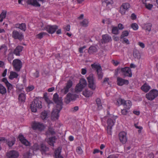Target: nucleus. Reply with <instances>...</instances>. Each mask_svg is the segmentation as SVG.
<instances>
[{
    "instance_id": "6ab92c4d",
    "label": "nucleus",
    "mask_w": 158,
    "mask_h": 158,
    "mask_svg": "<svg viewBox=\"0 0 158 158\" xmlns=\"http://www.w3.org/2000/svg\"><path fill=\"white\" fill-rule=\"evenodd\" d=\"M18 138L21 142L26 146H29L30 143L24 138L23 136L22 135H19Z\"/></svg>"
},
{
    "instance_id": "4c0bfd02",
    "label": "nucleus",
    "mask_w": 158,
    "mask_h": 158,
    "mask_svg": "<svg viewBox=\"0 0 158 158\" xmlns=\"http://www.w3.org/2000/svg\"><path fill=\"white\" fill-rule=\"evenodd\" d=\"M15 139L14 138L11 141H10L8 140H6V143L9 147H11L15 144Z\"/></svg>"
},
{
    "instance_id": "2f4dec72",
    "label": "nucleus",
    "mask_w": 158,
    "mask_h": 158,
    "mask_svg": "<svg viewBox=\"0 0 158 158\" xmlns=\"http://www.w3.org/2000/svg\"><path fill=\"white\" fill-rule=\"evenodd\" d=\"M80 84H77L75 87V92L78 93L81 91L82 89L84 88Z\"/></svg>"
},
{
    "instance_id": "e433bc0d",
    "label": "nucleus",
    "mask_w": 158,
    "mask_h": 158,
    "mask_svg": "<svg viewBox=\"0 0 158 158\" xmlns=\"http://www.w3.org/2000/svg\"><path fill=\"white\" fill-rule=\"evenodd\" d=\"M112 33L115 35H117L119 34V31L118 28L117 27L112 26Z\"/></svg>"
},
{
    "instance_id": "9b49d317",
    "label": "nucleus",
    "mask_w": 158,
    "mask_h": 158,
    "mask_svg": "<svg viewBox=\"0 0 158 158\" xmlns=\"http://www.w3.org/2000/svg\"><path fill=\"white\" fill-rule=\"evenodd\" d=\"M13 65L15 70L17 71H19L22 67V63L19 59L14 60L12 63Z\"/></svg>"
},
{
    "instance_id": "f704fd0d",
    "label": "nucleus",
    "mask_w": 158,
    "mask_h": 158,
    "mask_svg": "<svg viewBox=\"0 0 158 158\" xmlns=\"http://www.w3.org/2000/svg\"><path fill=\"white\" fill-rule=\"evenodd\" d=\"M89 22L86 19H84L82 21L80 22V25L83 27H86L88 26Z\"/></svg>"
},
{
    "instance_id": "b1692460",
    "label": "nucleus",
    "mask_w": 158,
    "mask_h": 158,
    "mask_svg": "<svg viewBox=\"0 0 158 158\" xmlns=\"http://www.w3.org/2000/svg\"><path fill=\"white\" fill-rule=\"evenodd\" d=\"M93 93L88 89H86L82 92L83 94L86 97H89L91 96Z\"/></svg>"
},
{
    "instance_id": "37998d69",
    "label": "nucleus",
    "mask_w": 158,
    "mask_h": 158,
    "mask_svg": "<svg viewBox=\"0 0 158 158\" xmlns=\"http://www.w3.org/2000/svg\"><path fill=\"white\" fill-rule=\"evenodd\" d=\"M152 24L150 23H148L145 24L144 26V27L146 30L148 31H150L151 30Z\"/></svg>"
},
{
    "instance_id": "c85d7f7f",
    "label": "nucleus",
    "mask_w": 158,
    "mask_h": 158,
    "mask_svg": "<svg viewBox=\"0 0 158 158\" xmlns=\"http://www.w3.org/2000/svg\"><path fill=\"white\" fill-rule=\"evenodd\" d=\"M7 50V47L5 44L1 45L0 47V52L3 53L4 55H6V53Z\"/></svg>"
},
{
    "instance_id": "bf43d9fd",
    "label": "nucleus",
    "mask_w": 158,
    "mask_h": 158,
    "mask_svg": "<svg viewBox=\"0 0 158 158\" xmlns=\"http://www.w3.org/2000/svg\"><path fill=\"white\" fill-rule=\"evenodd\" d=\"M45 101L48 104V106H49V105L50 104H52L53 103V102L49 100L48 98V97H46L45 98H44Z\"/></svg>"
},
{
    "instance_id": "680f3d73",
    "label": "nucleus",
    "mask_w": 158,
    "mask_h": 158,
    "mask_svg": "<svg viewBox=\"0 0 158 158\" xmlns=\"http://www.w3.org/2000/svg\"><path fill=\"white\" fill-rule=\"evenodd\" d=\"M70 26L69 25H67L63 27L64 31H69L70 30Z\"/></svg>"
},
{
    "instance_id": "7ed1b4c3",
    "label": "nucleus",
    "mask_w": 158,
    "mask_h": 158,
    "mask_svg": "<svg viewBox=\"0 0 158 158\" xmlns=\"http://www.w3.org/2000/svg\"><path fill=\"white\" fill-rule=\"evenodd\" d=\"M87 79L88 82V87L92 90H94L96 88L95 81L93 73H91L89 76L87 77Z\"/></svg>"
},
{
    "instance_id": "9d476101",
    "label": "nucleus",
    "mask_w": 158,
    "mask_h": 158,
    "mask_svg": "<svg viewBox=\"0 0 158 158\" xmlns=\"http://www.w3.org/2000/svg\"><path fill=\"white\" fill-rule=\"evenodd\" d=\"M122 75L124 77H131L132 74L131 69L127 67H125L124 68H121L120 69Z\"/></svg>"
},
{
    "instance_id": "412c9836",
    "label": "nucleus",
    "mask_w": 158,
    "mask_h": 158,
    "mask_svg": "<svg viewBox=\"0 0 158 158\" xmlns=\"http://www.w3.org/2000/svg\"><path fill=\"white\" fill-rule=\"evenodd\" d=\"M27 3L29 4H31L36 7H40V5L37 1V0H28Z\"/></svg>"
},
{
    "instance_id": "f257e3e1",
    "label": "nucleus",
    "mask_w": 158,
    "mask_h": 158,
    "mask_svg": "<svg viewBox=\"0 0 158 158\" xmlns=\"http://www.w3.org/2000/svg\"><path fill=\"white\" fill-rule=\"evenodd\" d=\"M92 68L96 70L98 76V79L101 80L103 77V73L102 72V67L99 63H94L91 65Z\"/></svg>"
},
{
    "instance_id": "8fccbe9b",
    "label": "nucleus",
    "mask_w": 158,
    "mask_h": 158,
    "mask_svg": "<svg viewBox=\"0 0 158 158\" xmlns=\"http://www.w3.org/2000/svg\"><path fill=\"white\" fill-rule=\"evenodd\" d=\"M18 98L19 99V100L21 101L22 102L24 101L25 100V95L23 93H21L19 95Z\"/></svg>"
},
{
    "instance_id": "58836bf2",
    "label": "nucleus",
    "mask_w": 158,
    "mask_h": 158,
    "mask_svg": "<svg viewBox=\"0 0 158 158\" xmlns=\"http://www.w3.org/2000/svg\"><path fill=\"white\" fill-rule=\"evenodd\" d=\"M40 146L38 144L35 143L31 147L30 149L33 151H36L40 149Z\"/></svg>"
},
{
    "instance_id": "c756f323",
    "label": "nucleus",
    "mask_w": 158,
    "mask_h": 158,
    "mask_svg": "<svg viewBox=\"0 0 158 158\" xmlns=\"http://www.w3.org/2000/svg\"><path fill=\"white\" fill-rule=\"evenodd\" d=\"M16 27L20 29L21 30L25 31L26 30V27L25 23H22L16 24Z\"/></svg>"
},
{
    "instance_id": "0e129e2a",
    "label": "nucleus",
    "mask_w": 158,
    "mask_h": 158,
    "mask_svg": "<svg viewBox=\"0 0 158 158\" xmlns=\"http://www.w3.org/2000/svg\"><path fill=\"white\" fill-rule=\"evenodd\" d=\"M48 131L52 135H53L55 134L54 131L51 128H49Z\"/></svg>"
},
{
    "instance_id": "f03ea898",
    "label": "nucleus",
    "mask_w": 158,
    "mask_h": 158,
    "mask_svg": "<svg viewBox=\"0 0 158 158\" xmlns=\"http://www.w3.org/2000/svg\"><path fill=\"white\" fill-rule=\"evenodd\" d=\"M42 107V102L37 98L35 99L31 105V108L32 112H36L38 109H41Z\"/></svg>"
},
{
    "instance_id": "473e14b6",
    "label": "nucleus",
    "mask_w": 158,
    "mask_h": 158,
    "mask_svg": "<svg viewBox=\"0 0 158 158\" xmlns=\"http://www.w3.org/2000/svg\"><path fill=\"white\" fill-rule=\"evenodd\" d=\"M80 84H77L75 87V92L78 93L81 91L82 89L84 88Z\"/></svg>"
},
{
    "instance_id": "5fc2aeb1",
    "label": "nucleus",
    "mask_w": 158,
    "mask_h": 158,
    "mask_svg": "<svg viewBox=\"0 0 158 158\" xmlns=\"http://www.w3.org/2000/svg\"><path fill=\"white\" fill-rule=\"evenodd\" d=\"M7 87V90L8 92H10V91L13 88L12 85L9 83L6 85Z\"/></svg>"
},
{
    "instance_id": "7c9ffc66",
    "label": "nucleus",
    "mask_w": 158,
    "mask_h": 158,
    "mask_svg": "<svg viewBox=\"0 0 158 158\" xmlns=\"http://www.w3.org/2000/svg\"><path fill=\"white\" fill-rule=\"evenodd\" d=\"M7 11L6 10H3L1 13L0 14V22H2L3 19H5L6 16Z\"/></svg>"
},
{
    "instance_id": "09e8293b",
    "label": "nucleus",
    "mask_w": 158,
    "mask_h": 158,
    "mask_svg": "<svg viewBox=\"0 0 158 158\" xmlns=\"http://www.w3.org/2000/svg\"><path fill=\"white\" fill-rule=\"evenodd\" d=\"M14 58L13 57V53L12 52H10L8 56L7 59L11 63V61Z\"/></svg>"
},
{
    "instance_id": "69168bd1",
    "label": "nucleus",
    "mask_w": 158,
    "mask_h": 158,
    "mask_svg": "<svg viewBox=\"0 0 158 158\" xmlns=\"http://www.w3.org/2000/svg\"><path fill=\"white\" fill-rule=\"evenodd\" d=\"M78 109V107L77 106H76L72 108L71 111L73 112H75L77 111Z\"/></svg>"
},
{
    "instance_id": "49530a36",
    "label": "nucleus",
    "mask_w": 158,
    "mask_h": 158,
    "mask_svg": "<svg viewBox=\"0 0 158 158\" xmlns=\"http://www.w3.org/2000/svg\"><path fill=\"white\" fill-rule=\"evenodd\" d=\"M96 103L97 104L98 109H101L102 108V106L100 99V98H98L96 99Z\"/></svg>"
},
{
    "instance_id": "864d4df0",
    "label": "nucleus",
    "mask_w": 158,
    "mask_h": 158,
    "mask_svg": "<svg viewBox=\"0 0 158 158\" xmlns=\"http://www.w3.org/2000/svg\"><path fill=\"white\" fill-rule=\"evenodd\" d=\"M131 26V28L134 30H136L138 29V26L136 23H132Z\"/></svg>"
},
{
    "instance_id": "0eeeda50",
    "label": "nucleus",
    "mask_w": 158,
    "mask_h": 158,
    "mask_svg": "<svg viewBox=\"0 0 158 158\" xmlns=\"http://www.w3.org/2000/svg\"><path fill=\"white\" fill-rule=\"evenodd\" d=\"M58 28V27L57 25H48L44 28H40V30H45L49 33L52 34L54 33Z\"/></svg>"
},
{
    "instance_id": "6e6552de",
    "label": "nucleus",
    "mask_w": 158,
    "mask_h": 158,
    "mask_svg": "<svg viewBox=\"0 0 158 158\" xmlns=\"http://www.w3.org/2000/svg\"><path fill=\"white\" fill-rule=\"evenodd\" d=\"M62 109H60V107H57L54 109L53 110L51 115V119L53 120H56L58 119L59 116V113Z\"/></svg>"
},
{
    "instance_id": "6e6d98bb",
    "label": "nucleus",
    "mask_w": 158,
    "mask_h": 158,
    "mask_svg": "<svg viewBox=\"0 0 158 158\" xmlns=\"http://www.w3.org/2000/svg\"><path fill=\"white\" fill-rule=\"evenodd\" d=\"M76 152L79 154H81L83 153V151L80 147H78L77 148Z\"/></svg>"
},
{
    "instance_id": "c03bdc74",
    "label": "nucleus",
    "mask_w": 158,
    "mask_h": 158,
    "mask_svg": "<svg viewBox=\"0 0 158 158\" xmlns=\"http://www.w3.org/2000/svg\"><path fill=\"white\" fill-rule=\"evenodd\" d=\"M78 84L82 86L83 87H85L87 85V83L86 80L84 79H82L80 80V82Z\"/></svg>"
},
{
    "instance_id": "72a5a7b5",
    "label": "nucleus",
    "mask_w": 158,
    "mask_h": 158,
    "mask_svg": "<svg viewBox=\"0 0 158 158\" xmlns=\"http://www.w3.org/2000/svg\"><path fill=\"white\" fill-rule=\"evenodd\" d=\"M6 88L0 84V94L3 95L6 94Z\"/></svg>"
},
{
    "instance_id": "39448f33",
    "label": "nucleus",
    "mask_w": 158,
    "mask_h": 158,
    "mask_svg": "<svg viewBox=\"0 0 158 158\" xmlns=\"http://www.w3.org/2000/svg\"><path fill=\"white\" fill-rule=\"evenodd\" d=\"M73 85V82L71 80H69L68 81L64 88L60 90L61 94L64 95L67 94L72 88Z\"/></svg>"
},
{
    "instance_id": "a211bd4d",
    "label": "nucleus",
    "mask_w": 158,
    "mask_h": 158,
    "mask_svg": "<svg viewBox=\"0 0 158 158\" xmlns=\"http://www.w3.org/2000/svg\"><path fill=\"white\" fill-rule=\"evenodd\" d=\"M102 39V44H105L109 42L111 40V38L107 34L103 35Z\"/></svg>"
},
{
    "instance_id": "423d86ee",
    "label": "nucleus",
    "mask_w": 158,
    "mask_h": 158,
    "mask_svg": "<svg viewBox=\"0 0 158 158\" xmlns=\"http://www.w3.org/2000/svg\"><path fill=\"white\" fill-rule=\"evenodd\" d=\"M146 97L150 100H152L158 96V91L153 89L151 90L150 92L146 94Z\"/></svg>"
},
{
    "instance_id": "603ef678",
    "label": "nucleus",
    "mask_w": 158,
    "mask_h": 158,
    "mask_svg": "<svg viewBox=\"0 0 158 158\" xmlns=\"http://www.w3.org/2000/svg\"><path fill=\"white\" fill-rule=\"evenodd\" d=\"M129 35V32L127 31H123L120 36L121 39H123L125 36H127Z\"/></svg>"
},
{
    "instance_id": "13d9d810",
    "label": "nucleus",
    "mask_w": 158,
    "mask_h": 158,
    "mask_svg": "<svg viewBox=\"0 0 158 158\" xmlns=\"http://www.w3.org/2000/svg\"><path fill=\"white\" fill-rule=\"evenodd\" d=\"M126 11V10L124 9L123 7L121 6L119 10L120 13L122 15H124Z\"/></svg>"
},
{
    "instance_id": "20e7f679",
    "label": "nucleus",
    "mask_w": 158,
    "mask_h": 158,
    "mask_svg": "<svg viewBox=\"0 0 158 158\" xmlns=\"http://www.w3.org/2000/svg\"><path fill=\"white\" fill-rule=\"evenodd\" d=\"M52 99L53 102L56 104V107H60V109H62L63 105L62 100L61 97H59L57 93H55L53 95Z\"/></svg>"
},
{
    "instance_id": "dca6fc26",
    "label": "nucleus",
    "mask_w": 158,
    "mask_h": 158,
    "mask_svg": "<svg viewBox=\"0 0 158 158\" xmlns=\"http://www.w3.org/2000/svg\"><path fill=\"white\" fill-rule=\"evenodd\" d=\"M129 84L128 80L123 79L120 77L117 78V84L119 86H122L124 84L127 85Z\"/></svg>"
},
{
    "instance_id": "e2e57ef3",
    "label": "nucleus",
    "mask_w": 158,
    "mask_h": 158,
    "mask_svg": "<svg viewBox=\"0 0 158 158\" xmlns=\"http://www.w3.org/2000/svg\"><path fill=\"white\" fill-rule=\"evenodd\" d=\"M109 78L106 77L104 78L103 81L102 82L103 84H106L107 83L109 85Z\"/></svg>"
},
{
    "instance_id": "f8f14e48",
    "label": "nucleus",
    "mask_w": 158,
    "mask_h": 158,
    "mask_svg": "<svg viewBox=\"0 0 158 158\" xmlns=\"http://www.w3.org/2000/svg\"><path fill=\"white\" fill-rule=\"evenodd\" d=\"M6 156L8 158H18L19 154L18 152L13 150L7 152Z\"/></svg>"
},
{
    "instance_id": "ea45409f",
    "label": "nucleus",
    "mask_w": 158,
    "mask_h": 158,
    "mask_svg": "<svg viewBox=\"0 0 158 158\" xmlns=\"http://www.w3.org/2000/svg\"><path fill=\"white\" fill-rule=\"evenodd\" d=\"M18 76V74L16 73L13 72H11L10 75L9 76V78L10 79L12 80L14 78H17Z\"/></svg>"
},
{
    "instance_id": "a878e982",
    "label": "nucleus",
    "mask_w": 158,
    "mask_h": 158,
    "mask_svg": "<svg viewBox=\"0 0 158 158\" xmlns=\"http://www.w3.org/2000/svg\"><path fill=\"white\" fill-rule=\"evenodd\" d=\"M56 139V138L55 136L49 138L48 143L50 145L54 146V143H55Z\"/></svg>"
},
{
    "instance_id": "4d7b16f0",
    "label": "nucleus",
    "mask_w": 158,
    "mask_h": 158,
    "mask_svg": "<svg viewBox=\"0 0 158 158\" xmlns=\"http://www.w3.org/2000/svg\"><path fill=\"white\" fill-rule=\"evenodd\" d=\"M112 2V1L111 0H104L103 2V3H105L106 6L111 4Z\"/></svg>"
},
{
    "instance_id": "393cba45",
    "label": "nucleus",
    "mask_w": 158,
    "mask_h": 158,
    "mask_svg": "<svg viewBox=\"0 0 158 158\" xmlns=\"http://www.w3.org/2000/svg\"><path fill=\"white\" fill-rule=\"evenodd\" d=\"M133 55L134 57L137 59H139L141 56L139 52L136 49H134L133 50Z\"/></svg>"
},
{
    "instance_id": "79ce46f5",
    "label": "nucleus",
    "mask_w": 158,
    "mask_h": 158,
    "mask_svg": "<svg viewBox=\"0 0 158 158\" xmlns=\"http://www.w3.org/2000/svg\"><path fill=\"white\" fill-rule=\"evenodd\" d=\"M48 35V33L46 32H42L36 35V37L39 39H41L44 36Z\"/></svg>"
},
{
    "instance_id": "ddd939ff",
    "label": "nucleus",
    "mask_w": 158,
    "mask_h": 158,
    "mask_svg": "<svg viewBox=\"0 0 158 158\" xmlns=\"http://www.w3.org/2000/svg\"><path fill=\"white\" fill-rule=\"evenodd\" d=\"M12 37L14 39H17L19 40H22L23 39V35L21 33L17 31L14 30L12 33Z\"/></svg>"
},
{
    "instance_id": "4468645a",
    "label": "nucleus",
    "mask_w": 158,
    "mask_h": 158,
    "mask_svg": "<svg viewBox=\"0 0 158 158\" xmlns=\"http://www.w3.org/2000/svg\"><path fill=\"white\" fill-rule=\"evenodd\" d=\"M119 138L123 144L125 143L127 141L126 133L124 131L120 132L119 134Z\"/></svg>"
},
{
    "instance_id": "cd10ccee",
    "label": "nucleus",
    "mask_w": 158,
    "mask_h": 158,
    "mask_svg": "<svg viewBox=\"0 0 158 158\" xmlns=\"http://www.w3.org/2000/svg\"><path fill=\"white\" fill-rule=\"evenodd\" d=\"M48 112L46 110L43 111L41 114V117L43 120H46L48 118Z\"/></svg>"
},
{
    "instance_id": "aec40b11",
    "label": "nucleus",
    "mask_w": 158,
    "mask_h": 158,
    "mask_svg": "<svg viewBox=\"0 0 158 158\" xmlns=\"http://www.w3.org/2000/svg\"><path fill=\"white\" fill-rule=\"evenodd\" d=\"M62 148L59 147L56 150L55 154V156L56 158H64L63 157L60 155L61 152Z\"/></svg>"
},
{
    "instance_id": "774afa93",
    "label": "nucleus",
    "mask_w": 158,
    "mask_h": 158,
    "mask_svg": "<svg viewBox=\"0 0 158 158\" xmlns=\"http://www.w3.org/2000/svg\"><path fill=\"white\" fill-rule=\"evenodd\" d=\"M138 44L142 48H143L145 47V45L144 43L141 42H139Z\"/></svg>"
},
{
    "instance_id": "c9c22d12",
    "label": "nucleus",
    "mask_w": 158,
    "mask_h": 158,
    "mask_svg": "<svg viewBox=\"0 0 158 158\" xmlns=\"http://www.w3.org/2000/svg\"><path fill=\"white\" fill-rule=\"evenodd\" d=\"M97 49L94 46H91L89 48L88 52L90 54H93L94 52H96Z\"/></svg>"
},
{
    "instance_id": "de8ad7c7",
    "label": "nucleus",
    "mask_w": 158,
    "mask_h": 158,
    "mask_svg": "<svg viewBox=\"0 0 158 158\" xmlns=\"http://www.w3.org/2000/svg\"><path fill=\"white\" fill-rule=\"evenodd\" d=\"M146 8L149 10H151L152 8L153 7V5L152 4H150L149 2H147L144 3Z\"/></svg>"
},
{
    "instance_id": "4be33fe9",
    "label": "nucleus",
    "mask_w": 158,
    "mask_h": 158,
    "mask_svg": "<svg viewBox=\"0 0 158 158\" xmlns=\"http://www.w3.org/2000/svg\"><path fill=\"white\" fill-rule=\"evenodd\" d=\"M23 47V46H18L15 49L14 51V53L17 56H19L20 52L22 51Z\"/></svg>"
},
{
    "instance_id": "bb28decb",
    "label": "nucleus",
    "mask_w": 158,
    "mask_h": 158,
    "mask_svg": "<svg viewBox=\"0 0 158 158\" xmlns=\"http://www.w3.org/2000/svg\"><path fill=\"white\" fill-rule=\"evenodd\" d=\"M141 88L142 90L146 93L150 89V87L145 83L141 87Z\"/></svg>"
},
{
    "instance_id": "a18cd8bd",
    "label": "nucleus",
    "mask_w": 158,
    "mask_h": 158,
    "mask_svg": "<svg viewBox=\"0 0 158 158\" xmlns=\"http://www.w3.org/2000/svg\"><path fill=\"white\" fill-rule=\"evenodd\" d=\"M124 101V100L120 98H118L117 99L116 104L118 106H119L121 105H123Z\"/></svg>"
},
{
    "instance_id": "3c124183",
    "label": "nucleus",
    "mask_w": 158,
    "mask_h": 158,
    "mask_svg": "<svg viewBox=\"0 0 158 158\" xmlns=\"http://www.w3.org/2000/svg\"><path fill=\"white\" fill-rule=\"evenodd\" d=\"M121 6L126 10H127L130 6V4L127 3H125L123 4Z\"/></svg>"
},
{
    "instance_id": "f3484780",
    "label": "nucleus",
    "mask_w": 158,
    "mask_h": 158,
    "mask_svg": "<svg viewBox=\"0 0 158 158\" xmlns=\"http://www.w3.org/2000/svg\"><path fill=\"white\" fill-rule=\"evenodd\" d=\"M40 150L42 155H46V152L48 151L49 148L46 145L43 143H41L40 145Z\"/></svg>"
},
{
    "instance_id": "5701e85b",
    "label": "nucleus",
    "mask_w": 158,
    "mask_h": 158,
    "mask_svg": "<svg viewBox=\"0 0 158 158\" xmlns=\"http://www.w3.org/2000/svg\"><path fill=\"white\" fill-rule=\"evenodd\" d=\"M123 105L125 109H129L131 107L132 103L131 102L130 100H124Z\"/></svg>"
},
{
    "instance_id": "052dcab7",
    "label": "nucleus",
    "mask_w": 158,
    "mask_h": 158,
    "mask_svg": "<svg viewBox=\"0 0 158 158\" xmlns=\"http://www.w3.org/2000/svg\"><path fill=\"white\" fill-rule=\"evenodd\" d=\"M112 127H107V132L110 135H112Z\"/></svg>"
},
{
    "instance_id": "1a4fd4ad",
    "label": "nucleus",
    "mask_w": 158,
    "mask_h": 158,
    "mask_svg": "<svg viewBox=\"0 0 158 158\" xmlns=\"http://www.w3.org/2000/svg\"><path fill=\"white\" fill-rule=\"evenodd\" d=\"M78 95L76 94H72L69 93L66 95L64 100V102L66 104H69L70 101L75 100L76 98H78Z\"/></svg>"
},
{
    "instance_id": "2eb2a0df",
    "label": "nucleus",
    "mask_w": 158,
    "mask_h": 158,
    "mask_svg": "<svg viewBox=\"0 0 158 158\" xmlns=\"http://www.w3.org/2000/svg\"><path fill=\"white\" fill-rule=\"evenodd\" d=\"M32 128L34 130L38 129L40 131L43 130L44 127L43 124L40 123H35L32 125Z\"/></svg>"
},
{
    "instance_id": "338daca9",
    "label": "nucleus",
    "mask_w": 158,
    "mask_h": 158,
    "mask_svg": "<svg viewBox=\"0 0 158 158\" xmlns=\"http://www.w3.org/2000/svg\"><path fill=\"white\" fill-rule=\"evenodd\" d=\"M86 48V46H84L83 47L80 48H79V51L80 53H82L83 52V50Z\"/></svg>"
},
{
    "instance_id": "a19ab883",
    "label": "nucleus",
    "mask_w": 158,
    "mask_h": 158,
    "mask_svg": "<svg viewBox=\"0 0 158 158\" xmlns=\"http://www.w3.org/2000/svg\"><path fill=\"white\" fill-rule=\"evenodd\" d=\"M114 120H113L111 118H109L107 121V127H112L115 123Z\"/></svg>"
}]
</instances>
